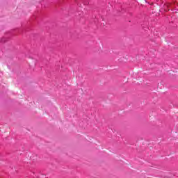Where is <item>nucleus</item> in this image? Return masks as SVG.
Returning a JSON list of instances; mask_svg holds the SVG:
<instances>
[{
    "instance_id": "obj_1",
    "label": "nucleus",
    "mask_w": 178,
    "mask_h": 178,
    "mask_svg": "<svg viewBox=\"0 0 178 178\" xmlns=\"http://www.w3.org/2000/svg\"><path fill=\"white\" fill-rule=\"evenodd\" d=\"M83 3H84V5H87V3H86V2H84Z\"/></svg>"
}]
</instances>
